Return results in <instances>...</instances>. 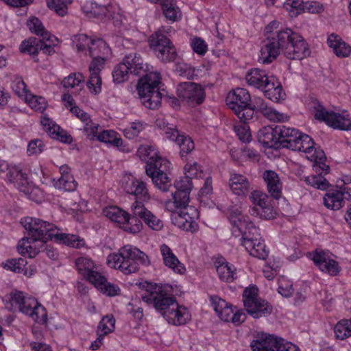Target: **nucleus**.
I'll return each instance as SVG.
<instances>
[{"mask_svg":"<svg viewBox=\"0 0 351 351\" xmlns=\"http://www.w3.org/2000/svg\"><path fill=\"white\" fill-rule=\"evenodd\" d=\"M70 171L71 168L66 165H62L60 167L61 176L54 182L56 188L66 191H73L76 189L77 183L70 173Z\"/></svg>","mask_w":351,"mask_h":351,"instance_id":"nucleus-29","label":"nucleus"},{"mask_svg":"<svg viewBox=\"0 0 351 351\" xmlns=\"http://www.w3.org/2000/svg\"><path fill=\"white\" fill-rule=\"evenodd\" d=\"M130 71L123 62L114 66L112 73L113 81L117 84H120L127 80Z\"/></svg>","mask_w":351,"mask_h":351,"instance_id":"nucleus-57","label":"nucleus"},{"mask_svg":"<svg viewBox=\"0 0 351 351\" xmlns=\"http://www.w3.org/2000/svg\"><path fill=\"white\" fill-rule=\"evenodd\" d=\"M110 51V48L103 39L97 38L93 39L88 51L91 57H104L108 55Z\"/></svg>","mask_w":351,"mask_h":351,"instance_id":"nucleus-47","label":"nucleus"},{"mask_svg":"<svg viewBox=\"0 0 351 351\" xmlns=\"http://www.w3.org/2000/svg\"><path fill=\"white\" fill-rule=\"evenodd\" d=\"M267 106V104L263 98L259 97H254L252 99H251L245 115L243 114L242 116L245 117V121H247L253 118L254 112H261Z\"/></svg>","mask_w":351,"mask_h":351,"instance_id":"nucleus-48","label":"nucleus"},{"mask_svg":"<svg viewBox=\"0 0 351 351\" xmlns=\"http://www.w3.org/2000/svg\"><path fill=\"white\" fill-rule=\"evenodd\" d=\"M40 123L52 138L58 140L64 143L69 144L72 142V136L49 118L43 117Z\"/></svg>","mask_w":351,"mask_h":351,"instance_id":"nucleus-24","label":"nucleus"},{"mask_svg":"<svg viewBox=\"0 0 351 351\" xmlns=\"http://www.w3.org/2000/svg\"><path fill=\"white\" fill-rule=\"evenodd\" d=\"M252 245L251 247H245L251 256L262 260H265L267 258L269 251L266 249V245L262 238L253 242Z\"/></svg>","mask_w":351,"mask_h":351,"instance_id":"nucleus-52","label":"nucleus"},{"mask_svg":"<svg viewBox=\"0 0 351 351\" xmlns=\"http://www.w3.org/2000/svg\"><path fill=\"white\" fill-rule=\"evenodd\" d=\"M217 272L221 280L231 282L234 279L235 267L228 263H219L216 266Z\"/></svg>","mask_w":351,"mask_h":351,"instance_id":"nucleus-50","label":"nucleus"},{"mask_svg":"<svg viewBox=\"0 0 351 351\" xmlns=\"http://www.w3.org/2000/svg\"><path fill=\"white\" fill-rule=\"evenodd\" d=\"M145 291L142 300L159 311L167 322L173 326L184 325L191 319V314L184 306L179 305L174 296L169 295L162 286L148 282H141Z\"/></svg>","mask_w":351,"mask_h":351,"instance_id":"nucleus-2","label":"nucleus"},{"mask_svg":"<svg viewBox=\"0 0 351 351\" xmlns=\"http://www.w3.org/2000/svg\"><path fill=\"white\" fill-rule=\"evenodd\" d=\"M304 3L302 0H287L284 8L290 13L291 16H296L302 12Z\"/></svg>","mask_w":351,"mask_h":351,"instance_id":"nucleus-61","label":"nucleus"},{"mask_svg":"<svg viewBox=\"0 0 351 351\" xmlns=\"http://www.w3.org/2000/svg\"><path fill=\"white\" fill-rule=\"evenodd\" d=\"M103 214L112 221L120 224L122 228L126 220L128 213L117 206H109L103 210Z\"/></svg>","mask_w":351,"mask_h":351,"instance_id":"nucleus-46","label":"nucleus"},{"mask_svg":"<svg viewBox=\"0 0 351 351\" xmlns=\"http://www.w3.org/2000/svg\"><path fill=\"white\" fill-rule=\"evenodd\" d=\"M93 60L89 65L90 76L86 86L90 92L97 95L101 91V77L100 72L104 69L106 59L105 57H92Z\"/></svg>","mask_w":351,"mask_h":351,"instance_id":"nucleus-16","label":"nucleus"},{"mask_svg":"<svg viewBox=\"0 0 351 351\" xmlns=\"http://www.w3.org/2000/svg\"><path fill=\"white\" fill-rule=\"evenodd\" d=\"M148 41L150 49L162 62L175 61L178 56L176 49L170 39L161 31L152 34Z\"/></svg>","mask_w":351,"mask_h":351,"instance_id":"nucleus-8","label":"nucleus"},{"mask_svg":"<svg viewBox=\"0 0 351 351\" xmlns=\"http://www.w3.org/2000/svg\"><path fill=\"white\" fill-rule=\"evenodd\" d=\"M311 259L323 272L336 276L340 271L341 267L338 262L331 258V254L328 252L315 250L311 254Z\"/></svg>","mask_w":351,"mask_h":351,"instance_id":"nucleus-18","label":"nucleus"},{"mask_svg":"<svg viewBox=\"0 0 351 351\" xmlns=\"http://www.w3.org/2000/svg\"><path fill=\"white\" fill-rule=\"evenodd\" d=\"M192 182L189 176L180 177L169 187L175 207L186 206L189 202V195L192 189Z\"/></svg>","mask_w":351,"mask_h":351,"instance_id":"nucleus-14","label":"nucleus"},{"mask_svg":"<svg viewBox=\"0 0 351 351\" xmlns=\"http://www.w3.org/2000/svg\"><path fill=\"white\" fill-rule=\"evenodd\" d=\"M316 175L306 176L304 179L306 183L317 189L326 190L330 186L328 181L323 176L328 173H316Z\"/></svg>","mask_w":351,"mask_h":351,"instance_id":"nucleus-49","label":"nucleus"},{"mask_svg":"<svg viewBox=\"0 0 351 351\" xmlns=\"http://www.w3.org/2000/svg\"><path fill=\"white\" fill-rule=\"evenodd\" d=\"M245 308L253 318L257 319L261 317H265L272 312V306L265 300L258 298L256 300L246 302Z\"/></svg>","mask_w":351,"mask_h":351,"instance_id":"nucleus-28","label":"nucleus"},{"mask_svg":"<svg viewBox=\"0 0 351 351\" xmlns=\"http://www.w3.org/2000/svg\"><path fill=\"white\" fill-rule=\"evenodd\" d=\"M279 125L261 128L257 133L258 142L266 148L279 149Z\"/></svg>","mask_w":351,"mask_h":351,"instance_id":"nucleus-20","label":"nucleus"},{"mask_svg":"<svg viewBox=\"0 0 351 351\" xmlns=\"http://www.w3.org/2000/svg\"><path fill=\"white\" fill-rule=\"evenodd\" d=\"M180 208L176 217V223L178 226L186 231L195 232L198 230L196 220L199 218V211L194 206H186L176 207Z\"/></svg>","mask_w":351,"mask_h":351,"instance_id":"nucleus-15","label":"nucleus"},{"mask_svg":"<svg viewBox=\"0 0 351 351\" xmlns=\"http://www.w3.org/2000/svg\"><path fill=\"white\" fill-rule=\"evenodd\" d=\"M18 311L29 316L37 323L45 324L47 321V315L45 307L40 304L36 299L28 295H26Z\"/></svg>","mask_w":351,"mask_h":351,"instance_id":"nucleus-17","label":"nucleus"},{"mask_svg":"<svg viewBox=\"0 0 351 351\" xmlns=\"http://www.w3.org/2000/svg\"><path fill=\"white\" fill-rule=\"evenodd\" d=\"M115 319L112 315L104 316L99 322L97 329V334L106 336L114 330Z\"/></svg>","mask_w":351,"mask_h":351,"instance_id":"nucleus-53","label":"nucleus"},{"mask_svg":"<svg viewBox=\"0 0 351 351\" xmlns=\"http://www.w3.org/2000/svg\"><path fill=\"white\" fill-rule=\"evenodd\" d=\"M170 165L168 160L157 154V156L145 166L146 174L152 178L155 186L162 192H167L171 186V179L167 173Z\"/></svg>","mask_w":351,"mask_h":351,"instance_id":"nucleus-7","label":"nucleus"},{"mask_svg":"<svg viewBox=\"0 0 351 351\" xmlns=\"http://www.w3.org/2000/svg\"><path fill=\"white\" fill-rule=\"evenodd\" d=\"M307 158L313 161V170L315 173H328L330 167L325 162L326 160V155L323 150L317 149L314 147V150Z\"/></svg>","mask_w":351,"mask_h":351,"instance_id":"nucleus-41","label":"nucleus"},{"mask_svg":"<svg viewBox=\"0 0 351 351\" xmlns=\"http://www.w3.org/2000/svg\"><path fill=\"white\" fill-rule=\"evenodd\" d=\"M263 90L265 96L272 101L279 102L280 100L285 99V93L282 86L277 78L273 75Z\"/></svg>","mask_w":351,"mask_h":351,"instance_id":"nucleus-33","label":"nucleus"},{"mask_svg":"<svg viewBox=\"0 0 351 351\" xmlns=\"http://www.w3.org/2000/svg\"><path fill=\"white\" fill-rule=\"evenodd\" d=\"M27 261L25 258H12L2 263L3 267L15 273L27 275Z\"/></svg>","mask_w":351,"mask_h":351,"instance_id":"nucleus-51","label":"nucleus"},{"mask_svg":"<svg viewBox=\"0 0 351 351\" xmlns=\"http://www.w3.org/2000/svg\"><path fill=\"white\" fill-rule=\"evenodd\" d=\"M123 63L128 67L130 74L134 75H141L147 73L148 67L139 53L132 52L126 54L123 60Z\"/></svg>","mask_w":351,"mask_h":351,"instance_id":"nucleus-23","label":"nucleus"},{"mask_svg":"<svg viewBox=\"0 0 351 351\" xmlns=\"http://www.w3.org/2000/svg\"><path fill=\"white\" fill-rule=\"evenodd\" d=\"M108 263L125 274H130L136 272L140 264L147 266L150 261L143 252L131 245H126L119 249L118 254L110 255Z\"/></svg>","mask_w":351,"mask_h":351,"instance_id":"nucleus-4","label":"nucleus"},{"mask_svg":"<svg viewBox=\"0 0 351 351\" xmlns=\"http://www.w3.org/2000/svg\"><path fill=\"white\" fill-rule=\"evenodd\" d=\"M84 81V77L82 74L71 73L63 80L62 84L64 88H73L79 86Z\"/></svg>","mask_w":351,"mask_h":351,"instance_id":"nucleus-62","label":"nucleus"},{"mask_svg":"<svg viewBox=\"0 0 351 351\" xmlns=\"http://www.w3.org/2000/svg\"><path fill=\"white\" fill-rule=\"evenodd\" d=\"M247 121H241V123L234 126V131L239 138L243 143L251 140L250 128L246 125Z\"/></svg>","mask_w":351,"mask_h":351,"instance_id":"nucleus-60","label":"nucleus"},{"mask_svg":"<svg viewBox=\"0 0 351 351\" xmlns=\"http://www.w3.org/2000/svg\"><path fill=\"white\" fill-rule=\"evenodd\" d=\"M228 107L239 119L240 121H245V115L247 108L251 101V96L249 92L243 88H237L230 91L226 99Z\"/></svg>","mask_w":351,"mask_h":351,"instance_id":"nucleus-11","label":"nucleus"},{"mask_svg":"<svg viewBox=\"0 0 351 351\" xmlns=\"http://www.w3.org/2000/svg\"><path fill=\"white\" fill-rule=\"evenodd\" d=\"M212 301L214 310L219 318L222 321L230 322L234 313L231 304L217 297L212 298Z\"/></svg>","mask_w":351,"mask_h":351,"instance_id":"nucleus-37","label":"nucleus"},{"mask_svg":"<svg viewBox=\"0 0 351 351\" xmlns=\"http://www.w3.org/2000/svg\"><path fill=\"white\" fill-rule=\"evenodd\" d=\"M21 223L25 229L26 234L19 241L17 249L21 255L27 254L31 258L41 252L49 240L53 239V232L57 229L53 223L32 217L22 218Z\"/></svg>","mask_w":351,"mask_h":351,"instance_id":"nucleus-3","label":"nucleus"},{"mask_svg":"<svg viewBox=\"0 0 351 351\" xmlns=\"http://www.w3.org/2000/svg\"><path fill=\"white\" fill-rule=\"evenodd\" d=\"M250 199L254 205L249 209V213L252 216L264 219H270L274 217V208L270 204L268 195L266 193L261 191L254 190L250 193Z\"/></svg>","mask_w":351,"mask_h":351,"instance_id":"nucleus-12","label":"nucleus"},{"mask_svg":"<svg viewBox=\"0 0 351 351\" xmlns=\"http://www.w3.org/2000/svg\"><path fill=\"white\" fill-rule=\"evenodd\" d=\"M315 118L325 122L328 125L341 130H351V119L348 116L342 115L333 111L327 110L317 99L312 101Z\"/></svg>","mask_w":351,"mask_h":351,"instance_id":"nucleus-9","label":"nucleus"},{"mask_svg":"<svg viewBox=\"0 0 351 351\" xmlns=\"http://www.w3.org/2000/svg\"><path fill=\"white\" fill-rule=\"evenodd\" d=\"M184 171L185 176H189L191 180L192 178H202L203 176V171L196 162L193 164L187 162L184 166Z\"/></svg>","mask_w":351,"mask_h":351,"instance_id":"nucleus-64","label":"nucleus"},{"mask_svg":"<svg viewBox=\"0 0 351 351\" xmlns=\"http://www.w3.org/2000/svg\"><path fill=\"white\" fill-rule=\"evenodd\" d=\"M252 351H300L298 346L283 338L265 334L250 344Z\"/></svg>","mask_w":351,"mask_h":351,"instance_id":"nucleus-10","label":"nucleus"},{"mask_svg":"<svg viewBox=\"0 0 351 351\" xmlns=\"http://www.w3.org/2000/svg\"><path fill=\"white\" fill-rule=\"evenodd\" d=\"M271 79L267 73L263 69L254 68L250 69L245 75V80L249 86L264 90Z\"/></svg>","mask_w":351,"mask_h":351,"instance_id":"nucleus-26","label":"nucleus"},{"mask_svg":"<svg viewBox=\"0 0 351 351\" xmlns=\"http://www.w3.org/2000/svg\"><path fill=\"white\" fill-rule=\"evenodd\" d=\"M280 51L289 60H302L311 53L305 39L290 28L276 31L262 42L259 60L270 64Z\"/></svg>","mask_w":351,"mask_h":351,"instance_id":"nucleus-1","label":"nucleus"},{"mask_svg":"<svg viewBox=\"0 0 351 351\" xmlns=\"http://www.w3.org/2000/svg\"><path fill=\"white\" fill-rule=\"evenodd\" d=\"M93 38L88 37L87 35L84 34L74 35L72 38L73 46L75 47L78 51H83L86 47L89 49V46Z\"/></svg>","mask_w":351,"mask_h":351,"instance_id":"nucleus-59","label":"nucleus"},{"mask_svg":"<svg viewBox=\"0 0 351 351\" xmlns=\"http://www.w3.org/2000/svg\"><path fill=\"white\" fill-rule=\"evenodd\" d=\"M164 132L167 138L175 141L180 147V156L182 160L195 148V145L191 137L181 134L176 128L166 126Z\"/></svg>","mask_w":351,"mask_h":351,"instance_id":"nucleus-19","label":"nucleus"},{"mask_svg":"<svg viewBox=\"0 0 351 351\" xmlns=\"http://www.w3.org/2000/svg\"><path fill=\"white\" fill-rule=\"evenodd\" d=\"M97 139L101 142L117 147L123 152H130V149L123 145V139L113 130H103L98 134Z\"/></svg>","mask_w":351,"mask_h":351,"instance_id":"nucleus-34","label":"nucleus"},{"mask_svg":"<svg viewBox=\"0 0 351 351\" xmlns=\"http://www.w3.org/2000/svg\"><path fill=\"white\" fill-rule=\"evenodd\" d=\"M46 2L48 8L60 16L67 14V6L71 3L70 0H46Z\"/></svg>","mask_w":351,"mask_h":351,"instance_id":"nucleus-55","label":"nucleus"},{"mask_svg":"<svg viewBox=\"0 0 351 351\" xmlns=\"http://www.w3.org/2000/svg\"><path fill=\"white\" fill-rule=\"evenodd\" d=\"M229 220L232 225V234L236 237L241 235V245L244 247H251L253 242L261 239L260 229L248 217L234 212L230 214Z\"/></svg>","mask_w":351,"mask_h":351,"instance_id":"nucleus-6","label":"nucleus"},{"mask_svg":"<svg viewBox=\"0 0 351 351\" xmlns=\"http://www.w3.org/2000/svg\"><path fill=\"white\" fill-rule=\"evenodd\" d=\"M229 186L237 195L245 196L250 190V182L243 175L237 173H230Z\"/></svg>","mask_w":351,"mask_h":351,"instance_id":"nucleus-27","label":"nucleus"},{"mask_svg":"<svg viewBox=\"0 0 351 351\" xmlns=\"http://www.w3.org/2000/svg\"><path fill=\"white\" fill-rule=\"evenodd\" d=\"M261 113L267 119L273 121L282 122L287 119V116L284 114L280 113L272 108L268 107V106Z\"/></svg>","mask_w":351,"mask_h":351,"instance_id":"nucleus-63","label":"nucleus"},{"mask_svg":"<svg viewBox=\"0 0 351 351\" xmlns=\"http://www.w3.org/2000/svg\"><path fill=\"white\" fill-rule=\"evenodd\" d=\"M92 284L103 294L108 297H114L119 295L121 289L117 285L108 282L106 278L101 275L97 276L96 279L93 278Z\"/></svg>","mask_w":351,"mask_h":351,"instance_id":"nucleus-31","label":"nucleus"},{"mask_svg":"<svg viewBox=\"0 0 351 351\" xmlns=\"http://www.w3.org/2000/svg\"><path fill=\"white\" fill-rule=\"evenodd\" d=\"M41 40L35 37H29L24 40L20 45L19 49L23 53L30 56H36L40 51L42 47Z\"/></svg>","mask_w":351,"mask_h":351,"instance_id":"nucleus-44","label":"nucleus"},{"mask_svg":"<svg viewBox=\"0 0 351 351\" xmlns=\"http://www.w3.org/2000/svg\"><path fill=\"white\" fill-rule=\"evenodd\" d=\"M160 5L167 20L173 23L180 18V10L174 0H160Z\"/></svg>","mask_w":351,"mask_h":351,"instance_id":"nucleus-43","label":"nucleus"},{"mask_svg":"<svg viewBox=\"0 0 351 351\" xmlns=\"http://www.w3.org/2000/svg\"><path fill=\"white\" fill-rule=\"evenodd\" d=\"M177 95L191 106L202 104L206 97L204 88L200 84L192 82L180 83L177 88Z\"/></svg>","mask_w":351,"mask_h":351,"instance_id":"nucleus-13","label":"nucleus"},{"mask_svg":"<svg viewBox=\"0 0 351 351\" xmlns=\"http://www.w3.org/2000/svg\"><path fill=\"white\" fill-rule=\"evenodd\" d=\"M124 190L127 193L135 196L146 197L148 194L145 183L133 176L128 177L124 185Z\"/></svg>","mask_w":351,"mask_h":351,"instance_id":"nucleus-36","label":"nucleus"},{"mask_svg":"<svg viewBox=\"0 0 351 351\" xmlns=\"http://www.w3.org/2000/svg\"><path fill=\"white\" fill-rule=\"evenodd\" d=\"M53 239L60 244L80 248L84 245V240L79 236L73 234L59 233L58 230L53 232Z\"/></svg>","mask_w":351,"mask_h":351,"instance_id":"nucleus-39","label":"nucleus"},{"mask_svg":"<svg viewBox=\"0 0 351 351\" xmlns=\"http://www.w3.org/2000/svg\"><path fill=\"white\" fill-rule=\"evenodd\" d=\"M343 193L339 190L328 192L323 198L324 206L331 210H337L344 205Z\"/></svg>","mask_w":351,"mask_h":351,"instance_id":"nucleus-42","label":"nucleus"},{"mask_svg":"<svg viewBox=\"0 0 351 351\" xmlns=\"http://www.w3.org/2000/svg\"><path fill=\"white\" fill-rule=\"evenodd\" d=\"M300 136L301 132L299 130L279 125V149L287 148L293 151Z\"/></svg>","mask_w":351,"mask_h":351,"instance_id":"nucleus-21","label":"nucleus"},{"mask_svg":"<svg viewBox=\"0 0 351 351\" xmlns=\"http://www.w3.org/2000/svg\"><path fill=\"white\" fill-rule=\"evenodd\" d=\"M160 74L158 72L145 73L139 78L136 90L142 104L147 108L155 110L161 106L164 93L160 90Z\"/></svg>","mask_w":351,"mask_h":351,"instance_id":"nucleus-5","label":"nucleus"},{"mask_svg":"<svg viewBox=\"0 0 351 351\" xmlns=\"http://www.w3.org/2000/svg\"><path fill=\"white\" fill-rule=\"evenodd\" d=\"M27 25L32 33L41 37L43 40H45L46 41L51 40L49 32L45 29L43 23L38 18H30L27 22Z\"/></svg>","mask_w":351,"mask_h":351,"instance_id":"nucleus-45","label":"nucleus"},{"mask_svg":"<svg viewBox=\"0 0 351 351\" xmlns=\"http://www.w3.org/2000/svg\"><path fill=\"white\" fill-rule=\"evenodd\" d=\"M27 295L23 291L17 290L10 292L3 299L5 308L10 312L19 310Z\"/></svg>","mask_w":351,"mask_h":351,"instance_id":"nucleus-38","label":"nucleus"},{"mask_svg":"<svg viewBox=\"0 0 351 351\" xmlns=\"http://www.w3.org/2000/svg\"><path fill=\"white\" fill-rule=\"evenodd\" d=\"M160 252L163 263L166 267L179 274H183L185 272L184 265L179 261L167 244L163 243L160 246Z\"/></svg>","mask_w":351,"mask_h":351,"instance_id":"nucleus-22","label":"nucleus"},{"mask_svg":"<svg viewBox=\"0 0 351 351\" xmlns=\"http://www.w3.org/2000/svg\"><path fill=\"white\" fill-rule=\"evenodd\" d=\"M293 151L303 152L307 154H311L314 150L315 143L312 138L306 134L301 133V136L296 142Z\"/></svg>","mask_w":351,"mask_h":351,"instance_id":"nucleus-54","label":"nucleus"},{"mask_svg":"<svg viewBox=\"0 0 351 351\" xmlns=\"http://www.w3.org/2000/svg\"><path fill=\"white\" fill-rule=\"evenodd\" d=\"M328 45L333 49L334 53L339 58L348 57L351 53V47L334 34L329 36Z\"/></svg>","mask_w":351,"mask_h":351,"instance_id":"nucleus-40","label":"nucleus"},{"mask_svg":"<svg viewBox=\"0 0 351 351\" xmlns=\"http://www.w3.org/2000/svg\"><path fill=\"white\" fill-rule=\"evenodd\" d=\"M140 206H144V204L141 202L136 201L132 204L131 207L132 214L130 215L128 213L125 222H124L122 227L125 231L136 234L141 230L143 228L142 219L140 218L139 215L134 214V208Z\"/></svg>","mask_w":351,"mask_h":351,"instance_id":"nucleus-30","label":"nucleus"},{"mask_svg":"<svg viewBox=\"0 0 351 351\" xmlns=\"http://www.w3.org/2000/svg\"><path fill=\"white\" fill-rule=\"evenodd\" d=\"M263 178L271 197L278 199L282 195V184L278 173L272 170H266L263 172Z\"/></svg>","mask_w":351,"mask_h":351,"instance_id":"nucleus-25","label":"nucleus"},{"mask_svg":"<svg viewBox=\"0 0 351 351\" xmlns=\"http://www.w3.org/2000/svg\"><path fill=\"white\" fill-rule=\"evenodd\" d=\"M134 214L139 215L140 218L152 229L159 230L163 227L162 221L154 215L145 206L134 208Z\"/></svg>","mask_w":351,"mask_h":351,"instance_id":"nucleus-35","label":"nucleus"},{"mask_svg":"<svg viewBox=\"0 0 351 351\" xmlns=\"http://www.w3.org/2000/svg\"><path fill=\"white\" fill-rule=\"evenodd\" d=\"M136 154L142 160L146 162V165H148V163L149 164L151 160H152L155 156H157L158 153L154 147L152 146L141 145L138 149Z\"/></svg>","mask_w":351,"mask_h":351,"instance_id":"nucleus-58","label":"nucleus"},{"mask_svg":"<svg viewBox=\"0 0 351 351\" xmlns=\"http://www.w3.org/2000/svg\"><path fill=\"white\" fill-rule=\"evenodd\" d=\"M335 333L339 339L351 336V318L339 322L335 327Z\"/></svg>","mask_w":351,"mask_h":351,"instance_id":"nucleus-56","label":"nucleus"},{"mask_svg":"<svg viewBox=\"0 0 351 351\" xmlns=\"http://www.w3.org/2000/svg\"><path fill=\"white\" fill-rule=\"evenodd\" d=\"M75 265L79 273L86 276V279L91 283L93 282L92 278L96 279L97 276L101 274L99 272L94 270V262L88 258H78L75 261Z\"/></svg>","mask_w":351,"mask_h":351,"instance_id":"nucleus-32","label":"nucleus"}]
</instances>
